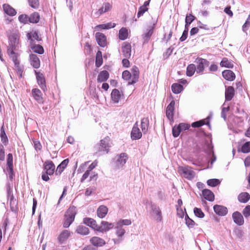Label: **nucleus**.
<instances>
[{
    "instance_id": "5701e85b",
    "label": "nucleus",
    "mask_w": 250,
    "mask_h": 250,
    "mask_svg": "<svg viewBox=\"0 0 250 250\" xmlns=\"http://www.w3.org/2000/svg\"><path fill=\"white\" fill-rule=\"evenodd\" d=\"M232 217L234 223L238 225L241 226L244 224L243 217L239 212L235 211L233 212Z\"/></svg>"
},
{
    "instance_id": "4468645a",
    "label": "nucleus",
    "mask_w": 250,
    "mask_h": 250,
    "mask_svg": "<svg viewBox=\"0 0 250 250\" xmlns=\"http://www.w3.org/2000/svg\"><path fill=\"white\" fill-rule=\"evenodd\" d=\"M44 170L45 172L49 175H52L55 169V166L51 161H47L45 162L43 165Z\"/></svg>"
},
{
    "instance_id": "603ef678",
    "label": "nucleus",
    "mask_w": 250,
    "mask_h": 250,
    "mask_svg": "<svg viewBox=\"0 0 250 250\" xmlns=\"http://www.w3.org/2000/svg\"><path fill=\"white\" fill-rule=\"evenodd\" d=\"M181 131V129L179 127V125H178V126L175 125L172 128V134L174 137H178Z\"/></svg>"
},
{
    "instance_id": "c9c22d12",
    "label": "nucleus",
    "mask_w": 250,
    "mask_h": 250,
    "mask_svg": "<svg viewBox=\"0 0 250 250\" xmlns=\"http://www.w3.org/2000/svg\"><path fill=\"white\" fill-rule=\"evenodd\" d=\"M70 231L67 230H64L62 231L59 236V241L61 243L63 242L68 239L70 236Z\"/></svg>"
},
{
    "instance_id": "4be33fe9",
    "label": "nucleus",
    "mask_w": 250,
    "mask_h": 250,
    "mask_svg": "<svg viewBox=\"0 0 250 250\" xmlns=\"http://www.w3.org/2000/svg\"><path fill=\"white\" fill-rule=\"evenodd\" d=\"M83 223L98 231L99 225L97 224L96 221L93 219L91 218H85L83 219Z\"/></svg>"
},
{
    "instance_id": "f704fd0d",
    "label": "nucleus",
    "mask_w": 250,
    "mask_h": 250,
    "mask_svg": "<svg viewBox=\"0 0 250 250\" xmlns=\"http://www.w3.org/2000/svg\"><path fill=\"white\" fill-rule=\"evenodd\" d=\"M76 232L81 235H86L89 233V229L83 226H79L76 229Z\"/></svg>"
},
{
    "instance_id": "a211bd4d",
    "label": "nucleus",
    "mask_w": 250,
    "mask_h": 250,
    "mask_svg": "<svg viewBox=\"0 0 250 250\" xmlns=\"http://www.w3.org/2000/svg\"><path fill=\"white\" fill-rule=\"evenodd\" d=\"M214 212L219 216H225L228 213V208L223 206L216 205L213 207Z\"/></svg>"
},
{
    "instance_id": "58836bf2",
    "label": "nucleus",
    "mask_w": 250,
    "mask_h": 250,
    "mask_svg": "<svg viewBox=\"0 0 250 250\" xmlns=\"http://www.w3.org/2000/svg\"><path fill=\"white\" fill-rule=\"evenodd\" d=\"M128 36V31L125 28H122L119 32V38L121 40H125Z\"/></svg>"
},
{
    "instance_id": "e2e57ef3",
    "label": "nucleus",
    "mask_w": 250,
    "mask_h": 250,
    "mask_svg": "<svg viewBox=\"0 0 250 250\" xmlns=\"http://www.w3.org/2000/svg\"><path fill=\"white\" fill-rule=\"evenodd\" d=\"M188 35V28H185L183 32L182 35L181 37L180 40L181 42H183L186 40Z\"/></svg>"
},
{
    "instance_id": "2eb2a0df",
    "label": "nucleus",
    "mask_w": 250,
    "mask_h": 250,
    "mask_svg": "<svg viewBox=\"0 0 250 250\" xmlns=\"http://www.w3.org/2000/svg\"><path fill=\"white\" fill-rule=\"evenodd\" d=\"M89 241L92 245L97 247H103L106 244L104 240L98 236L92 237Z\"/></svg>"
},
{
    "instance_id": "c85d7f7f",
    "label": "nucleus",
    "mask_w": 250,
    "mask_h": 250,
    "mask_svg": "<svg viewBox=\"0 0 250 250\" xmlns=\"http://www.w3.org/2000/svg\"><path fill=\"white\" fill-rule=\"evenodd\" d=\"M203 196L206 199L209 201H213L214 199L213 193L210 190L205 189L202 191Z\"/></svg>"
},
{
    "instance_id": "f3484780",
    "label": "nucleus",
    "mask_w": 250,
    "mask_h": 250,
    "mask_svg": "<svg viewBox=\"0 0 250 250\" xmlns=\"http://www.w3.org/2000/svg\"><path fill=\"white\" fill-rule=\"evenodd\" d=\"M175 101L172 100L167 105L166 109V116L169 121H172L174 110Z\"/></svg>"
},
{
    "instance_id": "a878e982",
    "label": "nucleus",
    "mask_w": 250,
    "mask_h": 250,
    "mask_svg": "<svg viewBox=\"0 0 250 250\" xmlns=\"http://www.w3.org/2000/svg\"><path fill=\"white\" fill-rule=\"evenodd\" d=\"M108 208L104 206H100L97 209V213L98 216L100 218H104L108 212Z\"/></svg>"
},
{
    "instance_id": "4d7b16f0",
    "label": "nucleus",
    "mask_w": 250,
    "mask_h": 250,
    "mask_svg": "<svg viewBox=\"0 0 250 250\" xmlns=\"http://www.w3.org/2000/svg\"><path fill=\"white\" fill-rule=\"evenodd\" d=\"M250 26V14L249 15L248 18H247L246 22L243 24L242 26V30L244 32H246L248 27Z\"/></svg>"
},
{
    "instance_id": "412c9836",
    "label": "nucleus",
    "mask_w": 250,
    "mask_h": 250,
    "mask_svg": "<svg viewBox=\"0 0 250 250\" xmlns=\"http://www.w3.org/2000/svg\"><path fill=\"white\" fill-rule=\"evenodd\" d=\"M123 95L117 89H114L112 90L111 96V99L114 104H117L119 102L120 100L123 97Z\"/></svg>"
},
{
    "instance_id": "b1692460",
    "label": "nucleus",
    "mask_w": 250,
    "mask_h": 250,
    "mask_svg": "<svg viewBox=\"0 0 250 250\" xmlns=\"http://www.w3.org/2000/svg\"><path fill=\"white\" fill-rule=\"evenodd\" d=\"M30 62L31 65L35 68H38L40 66V61L38 57L34 54L30 55Z\"/></svg>"
},
{
    "instance_id": "6e6552de",
    "label": "nucleus",
    "mask_w": 250,
    "mask_h": 250,
    "mask_svg": "<svg viewBox=\"0 0 250 250\" xmlns=\"http://www.w3.org/2000/svg\"><path fill=\"white\" fill-rule=\"evenodd\" d=\"M195 62L198 63L196 69L198 73L202 72L204 70L205 66L208 65L209 63L207 60L201 58H197Z\"/></svg>"
},
{
    "instance_id": "f03ea898",
    "label": "nucleus",
    "mask_w": 250,
    "mask_h": 250,
    "mask_svg": "<svg viewBox=\"0 0 250 250\" xmlns=\"http://www.w3.org/2000/svg\"><path fill=\"white\" fill-rule=\"evenodd\" d=\"M131 223V220L127 219H120L115 223L114 228L116 230L115 234L118 238L112 240L115 244H119L124 240V236L126 232L124 226H129Z\"/></svg>"
},
{
    "instance_id": "39448f33",
    "label": "nucleus",
    "mask_w": 250,
    "mask_h": 250,
    "mask_svg": "<svg viewBox=\"0 0 250 250\" xmlns=\"http://www.w3.org/2000/svg\"><path fill=\"white\" fill-rule=\"evenodd\" d=\"M7 171L9 179L12 180L13 178V156L9 153L7 158Z\"/></svg>"
},
{
    "instance_id": "a18cd8bd",
    "label": "nucleus",
    "mask_w": 250,
    "mask_h": 250,
    "mask_svg": "<svg viewBox=\"0 0 250 250\" xmlns=\"http://www.w3.org/2000/svg\"><path fill=\"white\" fill-rule=\"evenodd\" d=\"M115 26V24L114 23L109 22L106 24H100L96 26V28L98 29H108L114 27Z\"/></svg>"
},
{
    "instance_id": "3c124183",
    "label": "nucleus",
    "mask_w": 250,
    "mask_h": 250,
    "mask_svg": "<svg viewBox=\"0 0 250 250\" xmlns=\"http://www.w3.org/2000/svg\"><path fill=\"white\" fill-rule=\"evenodd\" d=\"M194 213L196 216L202 218L204 217L205 215L203 212L200 208H194Z\"/></svg>"
},
{
    "instance_id": "09e8293b",
    "label": "nucleus",
    "mask_w": 250,
    "mask_h": 250,
    "mask_svg": "<svg viewBox=\"0 0 250 250\" xmlns=\"http://www.w3.org/2000/svg\"><path fill=\"white\" fill-rule=\"evenodd\" d=\"M220 183V181L217 179H212L208 180L207 184L208 186L215 187Z\"/></svg>"
},
{
    "instance_id": "6e6d98bb",
    "label": "nucleus",
    "mask_w": 250,
    "mask_h": 250,
    "mask_svg": "<svg viewBox=\"0 0 250 250\" xmlns=\"http://www.w3.org/2000/svg\"><path fill=\"white\" fill-rule=\"evenodd\" d=\"M28 2L30 6L33 8H37L39 6V0H28Z\"/></svg>"
},
{
    "instance_id": "2f4dec72",
    "label": "nucleus",
    "mask_w": 250,
    "mask_h": 250,
    "mask_svg": "<svg viewBox=\"0 0 250 250\" xmlns=\"http://www.w3.org/2000/svg\"><path fill=\"white\" fill-rule=\"evenodd\" d=\"M250 199V195L248 192H242L238 196V200L241 203H246Z\"/></svg>"
},
{
    "instance_id": "c756f323",
    "label": "nucleus",
    "mask_w": 250,
    "mask_h": 250,
    "mask_svg": "<svg viewBox=\"0 0 250 250\" xmlns=\"http://www.w3.org/2000/svg\"><path fill=\"white\" fill-rule=\"evenodd\" d=\"M32 95L34 99L39 103L41 104L43 103V99L41 96V91L39 89H33L32 90Z\"/></svg>"
},
{
    "instance_id": "5fc2aeb1",
    "label": "nucleus",
    "mask_w": 250,
    "mask_h": 250,
    "mask_svg": "<svg viewBox=\"0 0 250 250\" xmlns=\"http://www.w3.org/2000/svg\"><path fill=\"white\" fill-rule=\"evenodd\" d=\"M206 124L205 120H202L198 121L193 122L191 124V126L193 127H199Z\"/></svg>"
},
{
    "instance_id": "0e129e2a",
    "label": "nucleus",
    "mask_w": 250,
    "mask_h": 250,
    "mask_svg": "<svg viewBox=\"0 0 250 250\" xmlns=\"http://www.w3.org/2000/svg\"><path fill=\"white\" fill-rule=\"evenodd\" d=\"M178 125L179 126V127L181 129V131L188 129L190 127L189 125L185 123H181Z\"/></svg>"
},
{
    "instance_id": "338daca9",
    "label": "nucleus",
    "mask_w": 250,
    "mask_h": 250,
    "mask_svg": "<svg viewBox=\"0 0 250 250\" xmlns=\"http://www.w3.org/2000/svg\"><path fill=\"white\" fill-rule=\"evenodd\" d=\"M103 63V58H96L95 65L96 67H99L101 66Z\"/></svg>"
},
{
    "instance_id": "6ab92c4d",
    "label": "nucleus",
    "mask_w": 250,
    "mask_h": 250,
    "mask_svg": "<svg viewBox=\"0 0 250 250\" xmlns=\"http://www.w3.org/2000/svg\"><path fill=\"white\" fill-rule=\"evenodd\" d=\"M131 45L129 43L124 42L122 47V51L123 56L126 58H130L131 56Z\"/></svg>"
},
{
    "instance_id": "aec40b11",
    "label": "nucleus",
    "mask_w": 250,
    "mask_h": 250,
    "mask_svg": "<svg viewBox=\"0 0 250 250\" xmlns=\"http://www.w3.org/2000/svg\"><path fill=\"white\" fill-rule=\"evenodd\" d=\"M95 37L98 44L104 47L106 44V39L105 36L101 33L97 32L95 34Z\"/></svg>"
},
{
    "instance_id": "9d476101",
    "label": "nucleus",
    "mask_w": 250,
    "mask_h": 250,
    "mask_svg": "<svg viewBox=\"0 0 250 250\" xmlns=\"http://www.w3.org/2000/svg\"><path fill=\"white\" fill-rule=\"evenodd\" d=\"M142 136V133L138 127V122L134 125L131 132V138L132 140H138Z\"/></svg>"
},
{
    "instance_id": "0eeeda50",
    "label": "nucleus",
    "mask_w": 250,
    "mask_h": 250,
    "mask_svg": "<svg viewBox=\"0 0 250 250\" xmlns=\"http://www.w3.org/2000/svg\"><path fill=\"white\" fill-rule=\"evenodd\" d=\"M114 226L115 225L113 223L102 221L101 223V225L99 226L98 231L100 232H107L112 229Z\"/></svg>"
},
{
    "instance_id": "052dcab7",
    "label": "nucleus",
    "mask_w": 250,
    "mask_h": 250,
    "mask_svg": "<svg viewBox=\"0 0 250 250\" xmlns=\"http://www.w3.org/2000/svg\"><path fill=\"white\" fill-rule=\"evenodd\" d=\"M243 214L245 217H248L250 216V206H247L243 209Z\"/></svg>"
},
{
    "instance_id": "a19ab883",
    "label": "nucleus",
    "mask_w": 250,
    "mask_h": 250,
    "mask_svg": "<svg viewBox=\"0 0 250 250\" xmlns=\"http://www.w3.org/2000/svg\"><path fill=\"white\" fill-rule=\"evenodd\" d=\"M220 65L222 67H225L227 68H232L233 67V63L226 58H223L220 62Z\"/></svg>"
},
{
    "instance_id": "37998d69",
    "label": "nucleus",
    "mask_w": 250,
    "mask_h": 250,
    "mask_svg": "<svg viewBox=\"0 0 250 250\" xmlns=\"http://www.w3.org/2000/svg\"><path fill=\"white\" fill-rule=\"evenodd\" d=\"M153 27L150 28L149 29L147 30V32L146 33H144L142 35L143 38L145 42H147V41L150 39V37L151 36L153 33Z\"/></svg>"
},
{
    "instance_id": "7c9ffc66",
    "label": "nucleus",
    "mask_w": 250,
    "mask_h": 250,
    "mask_svg": "<svg viewBox=\"0 0 250 250\" xmlns=\"http://www.w3.org/2000/svg\"><path fill=\"white\" fill-rule=\"evenodd\" d=\"M3 10L7 15L13 16L16 14V10L9 5L4 4L3 5Z\"/></svg>"
},
{
    "instance_id": "8fccbe9b",
    "label": "nucleus",
    "mask_w": 250,
    "mask_h": 250,
    "mask_svg": "<svg viewBox=\"0 0 250 250\" xmlns=\"http://www.w3.org/2000/svg\"><path fill=\"white\" fill-rule=\"evenodd\" d=\"M122 77L124 80L126 81H129L130 80H131V81H132L131 74L129 71L127 70L123 71L122 74Z\"/></svg>"
},
{
    "instance_id": "bb28decb",
    "label": "nucleus",
    "mask_w": 250,
    "mask_h": 250,
    "mask_svg": "<svg viewBox=\"0 0 250 250\" xmlns=\"http://www.w3.org/2000/svg\"><path fill=\"white\" fill-rule=\"evenodd\" d=\"M234 94V89L232 86H229L226 89L225 99L226 101H230L233 97Z\"/></svg>"
},
{
    "instance_id": "864d4df0",
    "label": "nucleus",
    "mask_w": 250,
    "mask_h": 250,
    "mask_svg": "<svg viewBox=\"0 0 250 250\" xmlns=\"http://www.w3.org/2000/svg\"><path fill=\"white\" fill-rule=\"evenodd\" d=\"M185 220L186 224L188 228H192L193 227L195 223L192 219L189 218L187 214L186 216Z\"/></svg>"
},
{
    "instance_id": "ea45409f",
    "label": "nucleus",
    "mask_w": 250,
    "mask_h": 250,
    "mask_svg": "<svg viewBox=\"0 0 250 250\" xmlns=\"http://www.w3.org/2000/svg\"><path fill=\"white\" fill-rule=\"evenodd\" d=\"M40 20V15L39 13L34 12L29 17V21L31 23H37Z\"/></svg>"
},
{
    "instance_id": "f8f14e48",
    "label": "nucleus",
    "mask_w": 250,
    "mask_h": 250,
    "mask_svg": "<svg viewBox=\"0 0 250 250\" xmlns=\"http://www.w3.org/2000/svg\"><path fill=\"white\" fill-rule=\"evenodd\" d=\"M111 146V143L109 137H105L101 141L100 151L108 152L109 147Z\"/></svg>"
},
{
    "instance_id": "1a4fd4ad",
    "label": "nucleus",
    "mask_w": 250,
    "mask_h": 250,
    "mask_svg": "<svg viewBox=\"0 0 250 250\" xmlns=\"http://www.w3.org/2000/svg\"><path fill=\"white\" fill-rule=\"evenodd\" d=\"M112 8V4L109 2H104L102 7L98 9V10L95 13V14L99 17L102 14L107 12L111 10Z\"/></svg>"
},
{
    "instance_id": "4c0bfd02",
    "label": "nucleus",
    "mask_w": 250,
    "mask_h": 250,
    "mask_svg": "<svg viewBox=\"0 0 250 250\" xmlns=\"http://www.w3.org/2000/svg\"><path fill=\"white\" fill-rule=\"evenodd\" d=\"M171 89L174 93L178 94L183 90V87L180 84L175 83L172 85Z\"/></svg>"
},
{
    "instance_id": "de8ad7c7",
    "label": "nucleus",
    "mask_w": 250,
    "mask_h": 250,
    "mask_svg": "<svg viewBox=\"0 0 250 250\" xmlns=\"http://www.w3.org/2000/svg\"><path fill=\"white\" fill-rule=\"evenodd\" d=\"M241 151L244 153L250 152V141L245 143L242 146Z\"/></svg>"
},
{
    "instance_id": "dca6fc26",
    "label": "nucleus",
    "mask_w": 250,
    "mask_h": 250,
    "mask_svg": "<svg viewBox=\"0 0 250 250\" xmlns=\"http://www.w3.org/2000/svg\"><path fill=\"white\" fill-rule=\"evenodd\" d=\"M35 73L38 84L43 91H45L46 89V87L45 85V78L43 74L39 72H37L36 71H35Z\"/></svg>"
},
{
    "instance_id": "473e14b6",
    "label": "nucleus",
    "mask_w": 250,
    "mask_h": 250,
    "mask_svg": "<svg viewBox=\"0 0 250 250\" xmlns=\"http://www.w3.org/2000/svg\"><path fill=\"white\" fill-rule=\"evenodd\" d=\"M68 161V159H65L62 161V162L57 167L56 171V174H60L62 172L67 166Z\"/></svg>"
},
{
    "instance_id": "ddd939ff",
    "label": "nucleus",
    "mask_w": 250,
    "mask_h": 250,
    "mask_svg": "<svg viewBox=\"0 0 250 250\" xmlns=\"http://www.w3.org/2000/svg\"><path fill=\"white\" fill-rule=\"evenodd\" d=\"M130 73L131 74L132 81L130 82H128V85L133 84L138 81L139 76V71L138 68L136 66H133L131 69Z\"/></svg>"
},
{
    "instance_id": "79ce46f5",
    "label": "nucleus",
    "mask_w": 250,
    "mask_h": 250,
    "mask_svg": "<svg viewBox=\"0 0 250 250\" xmlns=\"http://www.w3.org/2000/svg\"><path fill=\"white\" fill-rule=\"evenodd\" d=\"M196 70V66L194 64L188 65L187 68V75L191 77L193 75Z\"/></svg>"
},
{
    "instance_id": "f257e3e1",
    "label": "nucleus",
    "mask_w": 250,
    "mask_h": 250,
    "mask_svg": "<svg viewBox=\"0 0 250 250\" xmlns=\"http://www.w3.org/2000/svg\"><path fill=\"white\" fill-rule=\"evenodd\" d=\"M19 48V36L16 33H13L8 37V45L7 46V52L14 63L15 66L19 71H21L20 66V62L18 60V54L15 52Z\"/></svg>"
},
{
    "instance_id": "7ed1b4c3",
    "label": "nucleus",
    "mask_w": 250,
    "mask_h": 250,
    "mask_svg": "<svg viewBox=\"0 0 250 250\" xmlns=\"http://www.w3.org/2000/svg\"><path fill=\"white\" fill-rule=\"evenodd\" d=\"M76 213L77 210L76 207L74 206L70 207L65 215L66 219L63 225L64 228L69 227L74 221Z\"/></svg>"
},
{
    "instance_id": "cd10ccee",
    "label": "nucleus",
    "mask_w": 250,
    "mask_h": 250,
    "mask_svg": "<svg viewBox=\"0 0 250 250\" xmlns=\"http://www.w3.org/2000/svg\"><path fill=\"white\" fill-rule=\"evenodd\" d=\"M108 78V72L106 70H103L99 74L97 78V81L98 83H102L106 81Z\"/></svg>"
},
{
    "instance_id": "69168bd1",
    "label": "nucleus",
    "mask_w": 250,
    "mask_h": 250,
    "mask_svg": "<svg viewBox=\"0 0 250 250\" xmlns=\"http://www.w3.org/2000/svg\"><path fill=\"white\" fill-rule=\"evenodd\" d=\"M17 201L16 199H14V197L12 195L10 198V205L11 206V208L13 209L15 207H16L17 205Z\"/></svg>"
},
{
    "instance_id": "bf43d9fd",
    "label": "nucleus",
    "mask_w": 250,
    "mask_h": 250,
    "mask_svg": "<svg viewBox=\"0 0 250 250\" xmlns=\"http://www.w3.org/2000/svg\"><path fill=\"white\" fill-rule=\"evenodd\" d=\"M19 20L21 22L26 23L29 21V17L26 15H21L19 17Z\"/></svg>"
},
{
    "instance_id": "72a5a7b5",
    "label": "nucleus",
    "mask_w": 250,
    "mask_h": 250,
    "mask_svg": "<svg viewBox=\"0 0 250 250\" xmlns=\"http://www.w3.org/2000/svg\"><path fill=\"white\" fill-rule=\"evenodd\" d=\"M149 120L147 118H143L141 120V128L142 132L145 134L148 130Z\"/></svg>"
},
{
    "instance_id": "423d86ee",
    "label": "nucleus",
    "mask_w": 250,
    "mask_h": 250,
    "mask_svg": "<svg viewBox=\"0 0 250 250\" xmlns=\"http://www.w3.org/2000/svg\"><path fill=\"white\" fill-rule=\"evenodd\" d=\"M180 170L183 176L187 179L191 180L195 176V172L190 167H182L180 168Z\"/></svg>"
},
{
    "instance_id": "c03bdc74",
    "label": "nucleus",
    "mask_w": 250,
    "mask_h": 250,
    "mask_svg": "<svg viewBox=\"0 0 250 250\" xmlns=\"http://www.w3.org/2000/svg\"><path fill=\"white\" fill-rule=\"evenodd\" d=\"M0 137L2 142L4 144L6 145L8 142L7 137L5 132L3 125L2 126L0 129Z\"/></svg>"
},
{
    "instance_id": "680f3d73",
    "label": "nucleus",
    "mask_w": 250,
    "mask_h": 250,
    "mask_svg": "<svg viewBox=\"0 0 250 250\" xmlns=\"http://www.w3.org/2000/svg\"><path fill=\"white\" fill-rule=\"evenodd\" d=\"M147 10H148L147 8H144V7L141 6L139 8L138 12L137 13V17L138 18H140L141 16H143V14Z\"/></svg>"
},
{
    "instance_id": "393cba45",
    "label": "nucleus",
    "mask_w": 250,
    "mask_h": 250,
    "mask_svg": "<svg viewBox=\"0 0 250 250\" xmlns=\"http://www.w3.org/2000/svg\"><path fill=\"white\" fill-rule=\"evenodd\" d=\"M222 75L224 79L229 81H232L235 78V74L230 70L223 71L222 72Z\"/></svg>"
},
{
    "instance_id": "13d9d810",
    "label": "nucleus",
    "mask_w": 250,
    "mask_h": 250,
    "mask_svg": "<svg viewBox=\"0 0 250 250\" xmlns=\"http://www.w3.org/2000/svg\"><path fill=\"white\" fill-rule=\"evenodd\" d=\"M229 107L228 106L227 107H223L222 108L221 117L226 120L227 118V113L229 111Z\"/></svg>"
},
{
    "instance_id": "774afa93",
    "label": "nucleus",
    "mask_w": 250,
    "mask_h": 250,
    "mask_svg": "<svg viewBox=\"0 0 250 250\" xmlns=\"http://www.w3.org/2000/svg\"><path fill=\"white\" fill-rule=\"evenodd\" d=\"M91 171H88V170H87L85 173L83 174L81 179V182H83L86 178H88V177L90 175Z\"/></svg>"
},
{
    "instance_id": "20e7f679",
    "label": "nucleus",
    "mask_w": 250,
    "mask_h": 250,
    "mask_svg": "<svg viewBox=\"0 0 250 250\" xmlns=\"http://www.w3.org/2000/svg\"><path fill=\"white\" fill-rule=\"evenodd\" d=\"M151 210L150 213L153 216L154 219L157 222H161L163 217L159 207L155 205H151Z\"/></svg>"
},
{
    "instance_id": "9b49d317",
    "label": "nucleus",
    "mask_w": 250,
    "mask_h": 250,
    "mask_svg": "<svg viewBox=\"0 0 250 250\" xmlns=\"http://www.w3.org/2000/svg\"><path fill=\"white\" fill-rule=\"evenodd\" d=\"M116 166L118 168L122 167L126 162L128 159L127 155L125 153H122L116 156Z\"/></svg>"
},
{
    "instance_id": "e433bc0d",
    "label": "nucleus",
    "mask_w": 250,
    "mask_h": 250,
    "mask_svg": "<svg viewBox=\"0 0 250 250\" xmlns=\"http://www.w3.org/2000/svg\"><path fill=\"white\" fill-rule=\"evenodd\" d=\"M31 49L33 51L39 54H42L44 52L43 47L39 44H32L31 46Z\"/></svg>"
},
{
    "instance_id": "49530a36",
    "label": "nucleus",
    "mask_w": 250,
    "mask_h": 250,
    "mask_svg": "<svg viewBox=\"0 0 250 250\" xmlns=\"http://www.w3.org/2000/svg\"><path fill=\"white\" fill-rule=\"evenodd\" d=\"M195 17L191 14L187 15L186 18L185 28H188V26L194 20Z\"/></svg>"
}]
</instances>
